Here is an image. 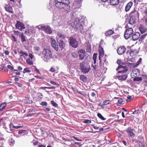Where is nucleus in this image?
Returning a JSON list of instances; mask_svg holds the SVG:
<instances>
[{
    "mask_svg": "<svg viewBox=\"0 0 147 147\" xmlns=\"http://www.w3.org/2000/svg\"><path fill=\"white\" fill-rule=\"evenodd\" d=\"M82 1L83 0H76L73 3V5L76 8H79Z\"/></svg>",
    "mask_w": 147,
    "mask_h": 147,
    "instance_id": "16",
    "label": "nucleus"
},
{
    "mask_svg": "<svg viewBox=\"0 0 147 147\" xmlns=\"http://www.w3.org/2000/svg\"><path fill=\"white\" fill-rule=\"evenodd\" d=\"M133 5V3L131 2H129L126 5L125 10L126 12L128 11Z\"/></svg>",
    "mask_w": 147,
    "mask_h": 147,
    "instance_id": "20",
    "label": "nucleus"
},
{
    "mask_svg": "<svg viewBox=\"0 0 147 147\" xmlns=\"http://www.w3.org/2000/svg\"><path fill=\"white\" fill-rule=\"evenodd\" d=\"M117 63L119 65H122L121 63L122 61L121 59L118 60L117 61Z\"/></svg>",
    "mask_w": 147,
    "mask_h": 147,
    "instance_id": "51",
    "label": "nucleus"
},
{
    "mask_svg": "<svg viewBox=\"0 0 147 147\" xmlns=\"http://www.w3.org/2000/svg\"><path fill=\"white\" fill-rule=\"evenodd\" d=\"M19 53L20 54H21L20 55V56H22L23 57H24L25 56H28V54L26 52H24L22 50L20 51L19 52Z\"/></svg>",
    "mask_w": 147,
    "mask_h": 147,
    "instance_id": "29",
    "label": "nucleus"
},
{
    "mask_svg": "<svg viewBox=\"0 0 147 147\" xmlns=\"http://www.w3.org/2000/svg\"><path fill=\"white\" fill-rule=\"evenodd\" d=\"M116 71L119 70L118 73L119 74L125 73L128 71L127 67L126 66L119 65L116 69Z\"/></svg>",
    "mask_w": 147,
    "mask_h": 147,
    "instance_id": "8",
    "label": "nucleus"
},
{
    "mask_svg": "<svg viewBox=\"0 0 147 147\" xmlns=\"http://www.w3.org/2000/svg\"><path fill=\"white\" fill-rule=\"evenodd\" d=\"M50 83L51 84H53L54 85H57V86H59V84H57V83H56L54 81H50Z\"/></svg>",
    "mask_w": 147,
    "mask_h": 147,
    "instance_id": "50",
    "label": "nucleus"
},
{
    "mask_svg": "<svg viewBox=\"0 0 147 147\" xmlns=\"http://www.w3.org/2000/svg\"><path fill=\"white\" fill-rule=\"evenodd\" d=\"M134 130V129L133 128L131 127H128L126 129V131L129 137L132 138L135 136V134L133 132Z\"/></svg>",
    "mask_w": 147,
    "mask_h": 147,
    "instance_id": "10",
    "label": "nucleus"
},
{
    "mask_svg": "<svg viewBox=\"0 0 147 147\" xmlns=\"http://www.w3.org/2000/svg\"><path fill=\"white\" fill-rule=\"evenodd\" d=\"M133 98V97L131 96H130L127 98V100H132V98Z\"/></svg>",
    "mask_w": 147,
    "mask_h": 147,
    "instance_id": "61",
    "label": "nucleus"
},
{
    "mask_svg": "<svg viewBox=\"0 0 147 147\" xmlns=\"http://www.w3.org/2000/svg\"><path fill=\"white\" fill-rule=\"evenodd\" d=\"M26 61L27 63L29 65H32L33 64V62L32 60H31L29 58L27 59Z\"/></svg>",
    "mask_w": 147,
    "mask_h": 147,
    "instance_id": "34",
    "label": "nucleus"
},
{
    "mask_svg": "<svg viewBox=\"0 0 147 147\" xmlns=\"http://www.w3.org/2000/svg\"><path fill=\"white\" fill-rule=\"evenodd\" d=\"M38 29L43 30L47 34H50L52 32V30L49 26L39 25L37 26Z\"/></svg>",
    "mask_w": 147,
    "mask_h": 147,
    "instance_id": "6",
    "label": "nucleus"
},
{
    "mask_svg": "<svg viewBox=\"0 0 147 147\" xmlns=\"http://www.w3.org/2000/svg\"><path fill=\"white\" fill-rule=\"evenodd\" d=\"M142 78L140 77H136L134 79V81L138 82L141 81L142 80Z\"/></svg>",
    "mask_w": 147,
    "mask_h": 147,
    "instance_id": "38",
    "label": "nucleus"
},
{
    "mask_svg": "<svg viewBox=\"0 0 147 147\" xmlns=\"http://www.w3.org/2000/svg\"><path fill=\"white\" fill-rule=\"evenodd\" d=\"M51 46L56 51H57L59 49V47L57 43L55 40L53 38H51Z\"/></svg>",
    "mask_w": 147,
    "mask_h": 147,
    "instance_id": "11",
    "label": "nucleus"
},
{
    "mask_svg": "<svg viewBox=\"0 0 147 147\" xmlns=\"http://www.w3.org/2000/svg\"><path fill=\"white\" fill-rule=\"evenodd\" d=\"M91 95L93 98H96V93L95 92H92L91 94Z\"/></svg>",
    "mask_w": 147,
    "mask_h": 147,
    "instance_id": "55",
    "label": "nucleus"
},
{
    "mask_svg": "<svg viewBox=\"0 0 147 147\" xmlns=\"http://www.w3.org/2000/svg\"><path fill=\"white\" fill-rule=\"evenodd\" d=\"M114 33V32L111 30H109L106 32L105 34L107 36H109L113 34Z\"/></svg>",
    "mask_w": 147,
    "mask_h": 147,
    "instance_id": "25",
    "label": "nucleus"
},
{
    "mask_svg": "<svg viewBox=\"0 0 147 147\" xmlns=\"http://www.w3.org/2000/svg\"><path fill=\"white\" fill-rule=\"evenodd\" d=\"M97 57V54L94 53L93 54V59L94 61V64H95L96 62V59Z\"/></svg>",
    "mask_w": 147,
    "mask_h": 147,
    "instance_id": "35",
    "label": "nucleus"
},
{
    "mask_svg": "<svg viewBox=\"0 0 147 147\" xmlns=\"http://www.w3.org/2000/svg\"><path fill=\"white\" fill-rule=\"evenodd\" d=\"M103 55V53H99V60H101V57H102Z\"/></svg>",
    "mask_w": 147,
    "mask_h": 147,
    "instance_id": "58",
    "label": "nucleus"
},
{
    "mask_svg": "<svg viewBox=\"0 0 147 147\" xmlns=\"http://www.w3.org/2000/svg\"><path fill=\"white\" fill-rule=\"evenodd\" d=\"M7 68L11 70H13V67L10 65H8Z\"/></svg>",
    "mask_w": 147,
    "mask_h": 147,
    "instance_id": "56",
    "label": "nucleus"
},
{
    "mask_svg": "<svg viewBox=\"0 0 147 147\" xmlns=\"http://www.w3.org/2000/svg\"><path fill=\"white\" fill-rule=\"evenodd\" d=\"M70 45L72 47L76 48L78 47V45L79 42L76 38L72 37H70L69 40Z\"/></svg>",
    "mask_w": 147,
    "mask_h": 147,
    "instance_id": "7",
    "label": "nucleus"
},
{
    "mask_svg": "<svg viewBox=\"0 0 147 147\" xmlns=\"http://www.w3.org/2000/svg\"><path fill=\"white\" fill-rule=\"evenodd\" d=\"M139 29L141 34H143L145 33L146 31V28L142 24L140 25L139 27Z\"/></svg>",
    "mask_w": 147,
    "mask_h": 147,
    "instance_id": "19",
    "label": "nucleus"
},
{
    "mask_svg": "<svg viewBox=\"0 0 147 147\" xmlns=\"http://www.w3.org/2000/svg\"><path fill=\"white\" fill-rule=\"evenodd\" d=\"M133 33V30L132 28H129L127 29L124 34V37L126 39H128L132 36Z\"/></svg>",
    "mask_w": 147,
    "mask_h": 147,
    "instance_id": "9",
    "label": "nucleus"
},
{
    "mask_svg": "<svg viewBox=\"0 0 147 147\" xmlns=\"http://www.w3.org/2000/svg\"><path fill=\"white\" fill-rule=\"evenodd\" d=\"M147 35V34H144L143 35H142L139 38V41H142L146 37Z\"/></svg>",
    "mask_w": 147,
    "mask_h": 147,
    "instance_id": "30",
    "label": "nucleus"
},
{
    "mask_svg": "<svg viewBox=\"0 0 147 147\" xmlns=\"http://www.w3.org/2000/svg\"><path fill=\"white\" fill-rule=\"evenodd\" d=\"M135 23V18L134 16H132L131 17L129 22V23L131 25H133Z\"/></svg>",
    "mask_w": 147,
    "mask_h": 147,
    "instance_id": "23",
    "label": "nucleus"
},
{
    "mask_svg": "<svg viewBox=\"0 0 147 147\" xmlns=\"http://www.w3.org/2000/svg\"><path fill=\"white\" fill-rule=\"evenodd\" d=\"M140 36V34L139 32H136L133 34L132 36L133 40L136 41L138 39H139V37Z\"/></svg>",
    "mask_w": 147,
    "mask_h": 147,
    "instance_id": "18",
    "label": "nucleus"
},
{
    "mask_svg": "<svg viewBox=\"0 0 147 147\" xmlns=\"http://www.w3.org/2000/svg\"><path fill=\"white\" fill-rule=\"evenodd\" d=\"M72 89L74 91L77 92L81 94H82V95H84V94L83 93H82L80 92H79L78 91V90L77 89H76V88H75L72 87Z\"/></svg>",
    "mask_w": 147,
    "mask_h": 147,
    "instance_id": "43",
    "label": "nucleus"
},
{
    "mask_svg": "<svg viewBox=\"0 0 147 147\" xmlns=\"http://www.w3.org/2000/svg\"><path fill=\"white\" fill-rule=\"evenodd\" d=\"M42 54L43 56L42 59L45 62H47L52 57L51 52L48 49H44L42 51Z\"/></svg>",
    "mask_w": 147,
    "mask_h": 147,
    "instance_id": "3",
    "label": "nucleus"
},
{
    "mask_svg": "<svg viewBox=\"0 0 147 147\" xmlns=\"http://www.w3.org/2000/svg\"><path fill=\"white\" fill-rule=\"evenodd\" d=\"M54 5L59 9H63L65 13H68L71 10L69 5V1L68 0H55Z\"/></svg>",
    "mask_w": 147,
    "mask_h": 147,
    "instance_id": "2",
    "label": "nucleus"
},
{
    "mask_svg": "<svg viewBox=\"0 0 147 147\" xmlns=\"http://www.w3.org/2000/svg\"><path fill=\"white\" fill-rule=\"evenodd\" d=\"M130 15L132 16L135 17H138L139 16V13L136 10H134L133 11H131L130 13Z\"/></svg>",
    "mask_w": 147,
    "mask_h": 147,
    "instance_id": "24",
    "label": "nucleus"
},
{
    "mask_svg": "<svg viewBox=\"0 0 147 147\" xmlns=\"http://www.w3.org/2000/svg\"><path fill=\"white\" fill-rule=\"evenodd\" d=\"M4 138L3 137V135H0V140H3Z\"/></svg>",
    "mask_w": 147,
    "mask_h": 147,
    "instance_id": "63",
    "label": "nucleus"
},
{
    "mask_svg": "<svg viewBox=\"0 0 147 147\" xmlns=\"http://www.w3.org/2000/svg\"><path fill=\"white\" fill-rule=\"evenodd\" d=\"M124 102H118L117 103V105L118 106H120L121 105L123 104L124 103H123Z\"/></svg>",
    "mask_w": 147,
    "mask_h": 147,
    "instance_id": "54",
    "label": "nucleus"
},
{
    "mask_svg": "<svg viewBox=\"0 0 147 147\" xmlns=\"http://www.w3.org/2000/svg\"><path fill=\"white\" fill-rule=\"evenodd\" d=\"M57 34L59 38H63L65 37L64 35L58 32L57 33Z\"/></svg>",
    "mask_w": 147,
    "mask_h": 147,
    "instance_id": "39",
    "label": "nucleus"
},
{
    "mask_svg": "<svg viewBox=\"0 0 147 147\" xmlns=\"http://www.w3.org/2000/svg\"><path fill=\"white\" fill-rule=\"evenodd\" d=\"M91 121L88 119H85L84 120L83 122L85 123H91Z\"/></svg>",
    "mask_w": 147,
    "mask_h": 147,
    "instance_id": "46",
    "label": "nucleus"
},
{
    "mask_svg": "<svg viewBox=\"0 0 147 147\" xmlns=\"http://www.w3.org/2000/svg\"><path fill=\"white\" fill-rule=\"evenodd\" d=\"M4 8L6 11L11 13H13V12L12 7L9 4H6L4 6Z\"/></svg>",
    "mask_w": 147,
    "mask_h": 147,
    "instance_id": "15",
    "label": "nucleus"
},
{
    "mask_svg": "<svg viewBox=\"0 0 147 147\" xmlns=\"http://www.w3.org/2000/svg\"><path fill=\"white\" fill-rule=\"evenodd\" d=\"M26 131L25 130H20L18 132L19 134H22L26 132Z\"/></svg>",
    "mask_w": 147,
    "mask_h": 147,
    "instance_id": "49",
    "label": "nucleus"
},
{
    "mask_svg": "<svg viewBox=\"0 0 147 147\" xmlns=\"http://www.w3.org/2000/svg\"><path fill=\"white\" fill-rule=\"evenodd\" d=\"M10 130V131L9 132L11 133L12 131L14 129V125L12 124H11L9 125Z\"/></svg>",
    "mask_w": 147,
    "mask_h": 147,
    "instance_id": "36",
    "label": "nucleus"
},
{
    "mask_svg": "<svg viewBox=\"0 0 147 147\" xmlns=\"http://www.w3.org/2000/svg\"><path fill=\"white\" fill-rule=\"evenodd\" d=\"M126 49V48L124 46H121L118 48L117 52L119 55H121L125 53Z\"/></svg>",
    "mask_w": 147,
    "mask_h": 147,
    "instance_id": "12",
    "label": "nucleus"
},
{
    "mask_svg": "<svg viewBox=\"0 0 147 147\" xmlns=\"http://www.w3.org/2000/svg\"><path fill=\"white\" fill-rule=\"evenodd\" d=\"M140 113V110L139 109H138L137 110H135L134 111L133 113V114L134 115H137Z\"/></svg>",
    "mask_w": 147,
    "mask_h": 147,
    "instance_id": "44",
    "label": "nucleus"
},
{
    "mask_svg": "<svg viewBox=\"0 0 147 147\" xmlns=\"http://www.w3.org/2000/svg\"><path fill=\"white\" fill-rule=\"evenodd\" d=\"M71 55L74 57L77 58L78 57V54L76 52H73L71 53Z\"/></svg>",
    "mask_w": 147,
    "mask_h": 147,
    "instance_id": "40",
    "label": "nucleus"
},
{
    "mask_svg": "<svg viewBox=\"0 0 147 147\" xmlns=\"http://www.w3.org/2000/svg\"><path fill=\"white\" fill-rule=\"evenodd\" d=\"M59 47L61 49L63 48L65 44L62 40H60L59 42Z\"/></svg>",
    "mask_w": 147,
    "mask_h": 147,
    "instance_id": "28",
    "label": "nucleus"
},
{
    "mask_svg": "<svg viewBox=\"0 0 147 147\" xmlns=\"http://www.w3.org/2000/svg\"><path fill=\"white\" fill-rule=\"evenodd\" d=\"M38 96V99H42L43 97V96L41 93L38 92L37 93Z\"/></svg>",
    "mask_w": 147,
    "mask_h": 147,
    "instance_id": "42",
    "label": "nucleus"
},
{
    "mask_svg": "<svg viewBox=\"0 0 147 147\" xmlns=\"http://www.w3.org/2000/svg\"><path fill=\"white\" fill-rule=\"evenodd\" d=\"M70 16L72 20L73 19L74 21L71 23V21H70L69 24L76 30H82L83 27V20L76 17V13L74 12H71Z\"/></svg>",
    "mask_w": 147,
    "mask_h": 147,
    "instance_id": "1",
    "label": "nucleus"
},
{
    "mask_svg": "<svg viewBox=\"0 0 147 147\" xmlns=\"http://www.w3.org/2000/svg\"><path fill=\"white\" fill-rule=\"evenodd\" d=\"M91 125L95 129H97L99 128L98 127L95 125L94 124H92Z\"/></svg>",
    "mask_w": 147,
    "mask_h": 147,
    "instance_id": "57",
    "label": "nucleus"
},
{
    "mask_svg": "<svg viewBox=\"0 0 147 147\" xmlns=\"http://www.w3.org/2000/svg\"><path fill=\"white\" fill-rule=\"evenodd\" d=\"M98 105L101 107L102 108H104V104H103V102L102 103V102H101L99 104H98Z\"/></svg>",
    "mask_w": 147,
    "mask_h": 147,
    "instance_id": "59",
    "label": "nucleus"
},
{
    "mask_svg": "<svg viewBox=\"0 0 147 147\" xmlns=\"http://www.w3.org/2000/svg\"><path fill=\"white\" fill-rule=\"evenodd\" d=\"M80 67L82 72L85 74L88 73L91 69L90 66L84 62L81 63Z\"/></svg>",
    "mask_w": 147,
    "mask_h": 147,
    "instance_id": "4",
    "label": "nucleus"
},
{
    "mask_svg": "<svg viewBox=\"0 0 147 147\" xmlns=\"http://www.w3.org/2000/svg\"><path fill=\"white\" fill-rule=\"evenodd\" d=\"M119 2V0H110V4L113 5H115L118 4Z\"/></svg>",
    "mask_w": 147,
    "mask_h": 147,
    "instance_id": "22",
    "label": "nucleus"
},
{
    "mask_svg": "<svg viewBox=\"0 0 147 147\" xmlns=\"http://www.w3.org/2000/svg\"><path fill=\"white\" fill-rule=\"evenodd\" d=\"M11 37L13 39L14 41L15 42H16L17 41V38L16 37L14 36L13 35H12Z\"/></svg>",
    "mask_w": 147,
    "mask_h": 147,
    "instance_id": "60",
    "label": "nucleus"
},
{
    "mask_svg": "<svg viewBox=\"0 0 147 147\" xmlns=\"http://www.w3.org/2000/svg\"><path fill=\"white\" fill-rule=\"evenodd\" d=\"M91 51V46L90 45H88L87 47L86 51L90 53Z\"/></svg>",
    "mask_w": 147,
    "mask_h": 147,
    "instance_id": "37",
    "label": "nucleus"
},
{
    "mask_svg": "<svg viewBox=\"0 0 147 147\" xmlns=\"http://www.w3.org/2000/svg\"><path fill=\"white\" fill-rule=\"evenodd\" d=\"M50 71L52 72H54L55 71V68L52 67L51 68Z\"/></svg>",
    "mask_w": 147,
    "mask_h": 147,
    "instance_id": "62",
    "label": "nucleus"
},
{
    "mask_svg": "<svg viewBox=\"0 0 147 147\" xmlns=\"http://www.w3.org/2000/svg\"><path fill=\"white\" fill-rule=\"evenodd\" d=\"M97 115L98 117L102 120L104 121L106 119L104 118L100 113H98Z\"/></svg>",
    "mask_w": 147,
    "mask_h": 147,
    "instance_id": "33",
    "label": "nucleus"
},
{
    "mask_svg": "<svg viewBox=\"0 0 147 147\" xmlns=\"http://www.w3.org/2000/svg\"><path fill=\"white\" fill-rule=\"evenodd\" d=\"M142 61V59L141 58H140L139 60L136 63L135 65H134V67H137L141 62Z\"/></svg>",
    "mask_w": 147,
    "mask_h": 147,
    "instance_id": "32",
    "label": "nucleus"
},
{
    "mask_svg": "<svg viewBox=\"0 0 147 147\" xmlns=\"http://www.w3.org/2000/svg\"><path fill=\"white\" fill-rule=\"evenodd\" d=\"M40 105L43 106H47V104L46 102H42Z\"/></svg>",
    "mask_w": 147,
    "mask_h": 147,
    "instance_id": "52",
    "label": "nucleus"
},
{
    "mask_svg": "<svg viewBox=\"0 0 147 147\" xmlns=\"http://www.w3.org/2000/svg\"><path fill=\"white\" fill-rule=\"evenodd\" d=\"M20 36L21 38L22 42H24L26 41V37L24 36L23 33H22L20 34Z\"/></svg>",
    "mask_w": 147,
    "mask_h": 147,
    "instance_id": "27",
    "label": "nucleus"
},
{
    "mask_svg": "<svg viewBox=\"0 0 147 147\" xmlns=\"http://www.w3.org/2000/svg\"><path fill=\"white\" fill-rule=\"evenodd\" d=\"M51 103L55 107H57L58 106V104H57L55 102H51Z\"/></svg>",
    "mask_w": 147,
    "mask_h": 147,
    "instance_id": "53",
    "label": "nucleus"
},
{
    "mask_svg": "<svg viewBox=\"0 0 147 147\" xmlns=\"http://www.w3.org/2000/svg\"><path fill=\"white\" fill-rule=\"evenodd\" d=\"M87 78L86 76L84 75H81L80 77V80L84 82L86 81Z\"/></svg>",
    "mask_w": 147,
    "mask_h": 147,
    "instance_id": "26",
    "label": "nucleus"
},
{
    "mask_svg": "<svg viewBox=\"0 0 147 147\" xmlns=\"http://www.w3.org/2000/svg\"><path fill=\"white\" fill-rule=\"evenodd\" d=\"M16 28H18L19 30L22 31L23 29L25 28V27L24 24L19 21H18L16 24Z\"/></svg>",
    "mask_w": 147,
    "mask_h": 147,
    "instance_id": "13",
    "label": "nucleus"
},
{
    "mask_svg": "<svg viewBox=\"0 0 147 147\" xmlns=\"http://www.w3.org/2000/svg\"><path fill=\"white\" fill-rule=\"evenodd\" d=\"M18 71L17 69H14L13 70V72L16 74L18 76H20V72H18Z\"/></svg>",
    "mask_w": 147,
    "mask_h": 147,
    "instance_id": "45",
    "label": "nucleus"
},
{
    "mask_svg": "<svg viewBox=\"0 0 147 147\" xmlns=\"http://www.w3.org/2000/svg\"><path fill=\"white\" fill-rule=\"evenodd\" d=\"M133 73L136 75L135 76H137L139 74V71L138 69H135L133 71Z\"/></svg>",
    "mask_w": 147,
    "mask_h": 147,
    "instance_id": "31",
    "label": "nucleus"
},
{
    "mask_svg": "<svg viewBox=\"0 0 147 147\" xmlns=\"http://www.w3.org/2000/svg\"><path fill=\"white\" fill-rule=\"evenodd\" d=\"M32 67L34 68V70L35 71L40 74V72L39 70L35 66H33Z\"/></svg>",
    "mask_w": 147,
    "mask_h": 147,
    "instance_id": "47",
    "label": "nucleus"
},
{
    "mask_svg": "<svg viewBox=\"0 0 147 147\" xmlns=\"http://www.w3.org/2000/svg\"><path fill=\"white\" fill-rule=\"evenodd\" d=\"M127 77V74H124L123 75H118L117 76V78L121 81L125 80Z\"/></svg>",
    "mask_w": 147,
    "mask_h": 147,
    "instance_id": "17",
    "label": "nucleus"
},
{
    "mask_svg": "<svg viewBox=\"0 0 147 147\" xmlns=\"http://www.w3.org/2000/svg\"><path fill=\"white\" fill-rule=\"evenodd\" d=\"M78 52L80 59L81 60L83 59L85 56L86 53L85 51L82 49H80L78 51Z\"/></svg>",
    "mask_w": 147,
    "mask_h": 147,
    "instance_id": "14",
    "label": "nucleus"
},
{
    "mask_svg": "<svg viewBox=\"0 0 147 147\" xmlns=\"http://www.w3.org/2000/svg\"><path fill=\"white\" fill-rule=\"evenodd\" d=\"M143 13L145 14L146 17H147V8L146 7L143 10Z\"/></svg>",
    "mask_w": 147,
    "mask_h": 147,
    "instance_id": "48",
    "label": "nucleus"
},
{
    "mask_svg": "<svg viewBox=\"0 0 147 147\" xmlns=\"http://www.w3.org/2000/svg\"><path fill=\"white\" fill-rule=\"evenodd\" d=\"M31 72V70H30L28 68H25L23 71V73H30Z\"/></svg>",
    "mask_w": 147,
    "mask_h": 147,
    "instance_id": "41",
    "label": "nucleus"
},
{
    "mask_svg": "<svg viewBox=\"0 0 147 147\" xmlns=\"http://www.w3.org/2000/svg\"><path fill=\"white\" fill-rule=\"evenodd\" d=\"M4 53L6 55H8L9 54V52L8 51L5 50Z\"/></svg>",
    "mask_w": 147,
    "mask_h": 147,
    "instance_id": "64",
    "label": "nucleus"
},
{
    "mask_svg": "<svg viewBox=\"0 0 147 147\" xmlns=\"http://www.w3.org/2000/svg\"><path fill=\"white\" fill-rule=\"evenodd\" d=\"M61 17L59 16H54L52 23L55 26H59L61 25Z\"/></svg>",
    "mask_w": 147,
    "mask_h": 147,
    "instance_id": "5",
    "label": "nucleus"
},
{
    "mask_svg": "<svg viewBox=\"0 0 147 147\" xmlns=\"http://www.w3.org/2000/svg\"><path fill=\"white\" fill-rule=\"evenodd\" d=\"M7 105V104L5 102H3L0 105V112L3 111Z\"/></svg>",
    "mask_w": 147,
    "mask_h": 147,
    "instance_id": "21",
    "label": "nucleus"
}]
</instances>
